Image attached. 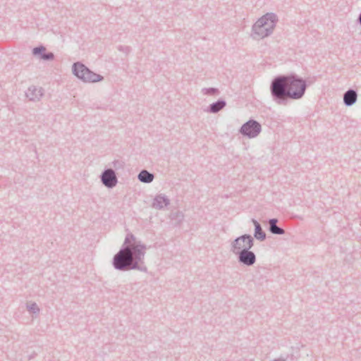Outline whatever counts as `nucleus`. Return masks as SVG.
Returning a JSON list of instances; mask_svg holds the SVG:
<instances>
[{
  "mask_svg": "<svg viewBox=\"0 0 361 361\" xmlns=\"http://www.w3.org/2000/svg\"><path fill=\"white\" fill-rule=\"evenodd\" d=\"M118 50L121 51V52H123L125 53L126 54H128L130 51H131V49L130 47L128 46H122V45H119L118 47Z\"/></svg>",
  "mask_w": 361,
  "mask_h": 361,
  "instance_id": "obj_23",
  "label": "nucleus"
},
{
  "mask_svg": "<svg viewBox=\"0 0 361 361\" xmlns=\"http://www.w3.org/2000/svg\"><path fill=\"white\" fill-rule=\"evenodd\" d=\"M169 198L163 193L157 194L153 199L151 207L157 210H162L170 204Z\"/></svg>",
  "mask_w": 361,
  "mask_h": 361,
  "instance_id": "obj_8",
  "label": "nucleus"
},
{
  "mask_svg": "<svg viewBox=\"0 0 361 361\" xmlns=\"http://www.w3.org/2000/svg\"><path fill=\"white\" fill-rule=\"evenodd\" d=\"M44 95V89L35 85L30 86L25 92L26 97L32 102H39Z\"/></svg>",
  "mask_w": 361,
  "mask_h": 361,
  "instance_id": "obj_9",
  "label": "nucleus"
},
{
  "mask_svg": "<svg viewBox=\"0 0 361 361\" xmlns=\"http://www.w3.org/2000/svg\"><path fill=\"white\" fill-rule=\"evenodd\" d=\"M251 221L255 226L253 238L259 241H264L267 238V235L263 231L261 224L255 219H252Z\"/></svg>",
  "mask_w": 361,
  "mask_h": 361,
  "instance_id": "obj_13",
  "label": "nucleus"
},
{
  "mask_svg": "<svg viewBox=\"0 0 361 361\" xmlns=\"http://www.w3.org/2000/svg\"><path fill=\"white\" fill-rule=\"evenodd\" d=\"M254 238L250 234H243L235 238L231 243V252L235 255L241 252L243 249H252L254 246Z\"/></svg>",
  "mask_w": 361,
  "mask_h": 361,
  "instance_id": "obj_4",
  "label": "nucleus"
},
{
  "mask_svg": "<svg viewBox=\"0 0 361 361\" xmlns=\"http://www.w3.org/2000/svg\"><path fill=\"white\" fill-rule=\"evenodd\" d=\"M103 79L104 77L102 75L97 74L88 68L87 71L82 75L81 80L84 82H97L103 80Z\"/></svg>",
  "mask_w": 361,
  "mask_h": 361,
  "instance_id": "obj_11",
  "label": "nucleus"
},
{
  "mask_svg": "<svg viewBox=\"0 0 361 361\" xmlns=\"http://www.w3.org/2000/svg\"><path fill=\"white\" fill-rule=\"evenodd\" d=\"M184 214L179 210L171 211L169 214V219L175 224L176 226H180L184 220Z\"/></svg>",
  "mask_w": 361,
  "mask_h": 361,
  "instance_id": "obj_17",
  "label": "nucleus"
},
{
  "mask_svg": "<svg viewBox=\"0 0 361 361\" xmlns=\"http://www.w3.org/2000/svg\"><path fill=\"white\" fill-rule=\"evenodd\" d=\"M277 16L273 13H267L259 18L252 25L251 37L255 40L263 39L272 34L276 22Z\"/></svg>",
  "mask_w": 361,
  "mask_h": 361,
  "instance_id": "obj_3",
  "label": "nucleus"
},
{
  "mask_svg": "<svg viewBox=\"0 0 361 361\" xmlns=\"http://www.w3.org/2000/svg\"><path fill=\"white\" fill-rule=\"evenodd\" d=\"M357 21L361 25V13L359 14Z\"/></svg>",
  "mask_w": 361,
  "mask_h": 361,
  "instance_id": "obj_24",
  "label": "nucleus"
},
{
  "mask_svg": "<svg viewBox=\"0 0 361 361\" xmlns=\"http://www.w3.org/2000/svg\"><path fill=\"white\" fill-rule=\"evenodd\" d=\"M102 184L108 188H113L118 183L116 173L112 169H106L100 175Z\"/></svg>",
  "mask_w": 361,
  "mask_h": 361,
  "instance_id": "obj_7",
  "label": "nucleus"
},
{
  "mask_svg": "<svg viewBox=\"0 0 361 361\" xmlns=\"http://www.w3.org/2000/svg\"><path fill=\"white\" fill-rule=\"evenodd\" d=\"M262 131L261 124L254 120L250 119L245 122L240 128L239 133L248 138L256 137Z\"/></svg>",
  "mask_w": 361,
  "mask_h": 361,
  "instance_id": "obj_5",
  "label": "nucleus"
},
{
  "mask_svg": "<svg viewBox=\"0 0 361 361\" xmlns=\"http://www.w3.org/2000/svg\"><path fill=\"white\" fill-rule=\"evenodd\" d=\"M202 92L206 95H219L220 92L216 87H205L202 90Z\"/></svg>",
  "mask_w": 361,
  "mask_h": 361,
  "instance_id": "obj_19",
  "label": "nucleus"
},
{
  "mask_svg": "<svg viewBox=\"0 0 361 361\" xmlns=\"http://www.w3.org/2000/svg\"><path fill=\"white\" fill-rule=\"evenodd\" d=\"M27 309L28 310V311L35 314H38L40 311L39 307L35 302H33L30 305H27Z\"/></svg>",
  "mask_w": 361,
  "mask_h": 361,
  "instance_id": "obj_20",
  "label": "nucleus"
},
{
  "mask_svg": "<svg viewBox=\"0 0 361 361\" xmlns=\"http://www.w3.org/2000/svg\"><path fill=\"white\" fill-rule=\"evenodd\" d=\"M147 246L137 240L133 233H128L119 251L114 256L112 265L118 271L138 270L147 272L145 264Z\"/></svg>",
  "mask_w": 361,
  "mask_h": 361,
  "instance_id": "obj_1",
  "label": "nucleus"
},
{
  "mask_svg": "<svg viewBox=\"0 0 361 361\" xmlns=\"http://www.w3.org/2000/svg\"><path fill=\"white\" fill-rule=\"evenodd\" d=\"M46 48L42 45L36 47L32 49V54L34 56H38L41 59L42 55L46 52Z\"/></svg>",
  "mask_w": 361,
  "mask_h": 361,
  "instance_id": "obj_18",
  "label": "nucleus"
},
{
  "mask_svg": "<svg viewBox=\"0 0 361 361\" xmlns=\"http://www.w3.org/2000/svg\"><path fill=\"white\" fill-rule=\"evenodd\" d=\"M112 166L116 170L121 169H123L125 163L121 160H114L112 162Z\"/></svg>",
  "mask_w": 361,
  "mask_h": 361,
  "instance_id": "obj_21",
  "label": "nucleus"
},
{
  "mask_svg": "<svg viewBox=\"0 0 361 361\" xmlns=\"http://www.w3.org/2000/svg\"><path fill=\"white\" fill-rule=\"evenodd\" d=\"M357 99V91L353 89H349L343 94V103L346 106L354 105Z\"/></svg>",
  "mask_w": 361,
  "mask_h": 361,
  "instance_id": "obj_10",
  "label": "nucleus"
},
{
  "mask_svg": "<svg viewBox=\"0 0 361 361\" xmlns=\"http://www.w3.org/2000/svg\"><path fill=\"white\" fill-rule=\"evenodd\" d=\"M226 106V102L223 99H219L216 102L212 103L205 110L211 114H217Z\"/></svg>",
  "mask_w": 361,
  "mask_h": 361,
  "instance_id": "obj_12",
  "label": "nucleus"
},
{
  "mask_svg": "<svg viewBox=\"0 0 361 361\" xmlns=\"http://www.w3.org/2000/svg\"><path fill=\"white\" fill-rule=\"evenodd\" d=\"M154 175L148 171L143 169L137 175L139 181L144 183H150L153 181Z\"/></svg>",
  "mask_w": 361,
  "mask_h": 361,
  "instance_id": "obj_16",
  "label": "nucleus"
},
{
  "mask_svg": "<svg viewBox=\"0 0 361 361\" xmlns=\"http://www.w3.org/2000/svg\"><path fill=\"white\" fill-rule=\"evenodd\" d=\"M88 68L81 62H75L73 64L72 71L74 75L82 80V75L87 71Z\"/></svg>",
  "mask_w": 361,
  "mask_h": 361,
  "instance_id": "obj_14",
  "label": "nucleus"
},
{
  "mask_svg": "<svg viewBox=\"0 0 361 361\" xmlns=\"http://www.w3.org/2000/svg\"><path fill=\"white\" fill-rule=\"evenodd\" d=\"M54 59V54L52 52H45L42 55V59L44 61H51Z\"/></svg>",
  "mask_w": 361,
  "mask_h": 361,
  "instance_id": "obj_22",
  "label": "nucleus"
},
{
  "mask_svg": "<svg viewBox=\"0 0 361 361\" xmlns=\"http://www.w3.org/2000/svg\"><path fill=\"white\" fill-rule=\"evenodd\" d=\"M279 220L276 218L270 219L269 223V231L274 235H283L285 230L277 226Z\"/></svg>",
  "mask_w": 361,
  "mask_h": 361,
  "instance_id": "obj_15",
  "label": "nucleus"
},
{
  "mask_svg": "<svg viewBox=\"0 0 361 361\" xmlns=\"http://www.w3.org/2000/svg\"><path fill=\"white\" fill-rule=\"evenodd\" d=\"M307 87L305 80L291 73L274 77L269 88L272 100L278 105L286 106L290 99L298 100L302 98Z\"/></svg>",
  "mask_w": 361,
  "mask_h": 361,
  "instance_id": "obj_2",
  "label": "nucleus"
},
{
  "mask_svg": "<svg viewBox=\"0 0 361 361\" xmlns=\"http://www.w3.org/2000/svg\"><path fill=\"white\" fill-rule=\"evenodd\" d=\"M274 361H284V360H281V359H276V360H274Z\"/></svg>",
  "mask_w": 361,
  "mask_h": 361,
  "instance_id": "obj_25",
  "label": "nucleus"
},
{
  "mask_svg": "<svg viewBox=\"0 0 361 361\" xmlns=\"http://www.w3.org/2000/svg\"><path fill=\"white\" fill-rule=\"evenodd\" d=\"M251 249H243L237 256L238 262L244 266L251 267L254 265L257 260L256 255Z\"/></svg>",
  "mask_w": 361,
  "mask_h": 361,
  "instance_id": "obj_6",
  "label": "nucleus"
}]
</instances>
